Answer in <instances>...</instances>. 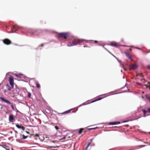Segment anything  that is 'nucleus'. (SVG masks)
Instances as JSON below:
<instances>
[{
    "mask_svg": "<svg viewBox=\"0 0 150 150\" xmlns=\"http://www.w3.org/2000/svg\"><path fill=\"white\" fill-rule=\"evenodd\" d=\"M83 129H80L79 130V133L80 134H81L83 131Z\"/></svg>",
    "mask_w": 150,
    "mask_h": 150,
    "instance_id": "nucleus-19",
    "label": "nucleus"
},
{
    "mask_svg": "<svg viewBox=\"0 0 150 150\" xmlns=\"http://www.w3.org/2000/svg\"><path fill=\"white\" fill-rule=\"evenodd\" d=\"M71 110V109H70L67 111H66L63 112H62V113H61V114H64L68 113L70 112Z\"/></svg>",
    "mask_w": 150,
    "mask_h": 150,
    "instance_id": "nucleus-16",
    "label": "nucleus"
},
{
    "mask_svg": "<svg viewBox=\"0 0 150 150\" xmlns=\"http://www.w3.org/2000/svg\"><path fill=\"white\" fill-rule=\"evenodd\" d=\"M146 98L150 101V94L147 95H146Z\"/></svg>",
    "mask_w": 150,
    "mask_h": 150,
    "instance_id": "nucleus-17",
    "label": "nucleus"
},
{
    "mask_svg": "<svg viewBox=\"0 0 150 150\" xmlns=\"http://www.w3.org/2000/svg\"><path fill=\"white\" fill-rule=\"evenodd\" d=\"M18 28V26L16 25H15L14 26H13V27L12 28V30H13V31H16L17 30Z\"/></svg>",
    "mask_w": 150,
    "mask_h": 150,
    "instance_id": "nucleus-11",
    "label": "nucleus"
},
{
    "mask_svg": "<svg viewBox=\"0 0 150 150\" xmlns=\"http://www.w3.org/2000/svg\"><path fill=\"white\" fill-rule=\"evenodd\" d=\"M91 144V142H90L88 143V145H87V146L86 147V150L90 146Z\"/></svg>",
    "mask_w": 150,
    "mask_h": 150,
    "instance_id": "nucleus-21",
    "label": "nucleus"
},
{
    "mask_svg": "<svg viewBox=\"0 0 150 150\" xmlns=\"http://www.w3.org/2000/svg\"><path fill=\"white\" fill-rule=\"evenodd\" d=\"M36 86L37 88H39L40 87V86L39 83H37L36 84Z\"/></svg>",
    "mask_w": 150,
    "mask_h": 150,
    "instance_id": "nucleus-18",
    "label": "nucleus"
},
{
    "mask_svg": "<svg viewBox=\"0 0 150 150\" xmlns=\"http://www.w3.org/2000/svg\"><path fill=\"white\" fill-rule=\"evenodd\" d=\"M144 86H146V87H148V86H146V85H145Z\"/></svg>",
    "mask_w": 150,
    "mask_h": 150,
    "instance_id": "nucleus-42",
    "label": "nucleus"
},
{
    "mask_svg": "<svg viewBox=\"0 0 150 150\" xmlns=\"http://www.w3.org/2000/svg\"><path fill=\"white\" fill-rule=\"evenodd\" d=\"M9 121L10 122H13L15 120L14 118V116L13 114H11L9 117Z\"/></svg>",
    "mask_w": 150,
    "mask_h": 150,
    "instance_id": "nucleus-5",
    "label": "nucleus"
},
{
    "mask_svg": "<svg viewBox=\"0 0 150 150\" xmlns=\"http://www.w3.org/2000/svg\"><path fill=\"white\" fill-rule=\"evenodd\" d=\"M142 111L143 112V113H144L143 117H146V112H147V111H146L145 110L143 109V110H142Z\"/></svg>",
    "mask_w": 150,
    "mask_h": 150,
    "instance_id": "nucleus-14",
    "label": "nucleus"
},
{
    "mask_svg": "<svg viewBox=\"0 0 150 150\" xmlns=\"http://www.w3.org/2000/svg\"><path fill=\"white\" fill-rule=\"evenodd\" d=\"M4 92H6V90H4Z\"/></svg>",
    "mask_w": 150,
    "mask_h": 150,
    "instance_id": "nucleus-43",
    "label": "nucleus"
},
{
    "mask_svg": "<svg viewBox=\"0 0 150 150\" xmlns=\"http://www.w3.org/2000/svg\"><path fill=\"white\" fill-rule=\"evenodd\" d=\"M98 127H96L95 128H90L89 129V130H91V129H97L98 128Z\"/></svg>",
    "mask_w": 150,
    "mask_h": 150,
    "instance_id": "nucleus-29",
    "label": "nucleus"
},
{
    "mask_svg": "<svg viewBox=\"0 0 150 150\" xmlns=\"http://www.w3.org/2000/svg\"><path fill=\"white\" fill-rule=\"evenodd\" d=\"M66 138V137H64L63 138H62V139H65Z\"/></svg>",
    "mask_w": 150,
    "mask_h": 150,
    "instance_id": "nucleus-40",
    "label": "nucleus"
},
{
    "mask_svg": "<svg viewBox=\"0 0 150 150\" xmlns=\"http://www.w3.org/2000/svg\"><path fill=\"white\" fill-rule=\"evenodd\" d=\"M43 46H44V44H42L41 45H40L39 46L42 47Z\"/></svg>",
    "mask_w": 150,
    "mask_h": 150,
    "instance_id": "nucleus-33",
    "label": "nucleus"
},
{
    "mask_svg": "<svg viewBox=\"0 0 150 150\" xmlns=\"http://www.w3.org/2000/svg\"><path fill=\"white\" fill-rule=\"evenodd\" d=\"M141 81L143 82H145V80L144 79H141Z\"/></svg>",
    "mask_w": 150,
    "mask_h": 150,
    "instance_id": "nucleus-31",
    "label": "nucleus"
},
{
    "mask_svg": "<svg viewBox=\"0 0 150 150\" xmlns=\"http://www.w3.org/2000/svg\"><path fill=\"white\" fill-rule=\"evenodd\" d=\"M23 139H26L28 137L27 136H25L24 135H23Z\"/></svg>",
    "mask_w": 150,
    "mask_h": 150,
    "instance_id": "nucleus-23",
    "label": "nucleus"
},
{
    "mask_svg": "<svg viewBox=\"0 0 150 150\" xmlns=\"http://www.w3.org/2000/svg\"><path fill=\"white\" fill-rule=\"evenodd\" d=\"M8 81L10 84L12 88H13L14 87V79L13 78L12 76H10L9 78Z\"/></svg>",
    "mask_w": 150,
    "mask_h": 150,
    "instance_id": "nucleus-3",
    "label": "nucleus"
},
{
    "mask_svg": "<svg viewBox=\"0 0 150 150\" xmlns=\"http://www.w3.org/2000/svg\"><path fill=\"white\" fill-rule=\"evenodd\" d=\"M125 55H126V56L129 59L131 60H132V57L127 52H125Z\"/></svg>",
    "mask_w": 150,
    "mask_h": 150,
    "instance_id": "nucleus-12",
    "label": "nucleus"
},
{
    "mask_svg": "<svg viewBox=\"0 0 150 150\" xmlns=\"http://www.w3.org/2000/svg\"><path fill=\"white\" fill-rule=\"evenodd\" d=\"M129 67L130 70L134 69L137 68V66L135 64H134L129 65Z\"/></svg>",
    "mask_w": 150,
    "mask_h": 150,
    "instance_id": "nucleus-6",
    "label": "nucleus"
},
{
    "mask_svg": "<svg viewBox=\"0 0 150 150\" xmlns=\"http://www.w3.org/2000/svg\"><path fill=\"white\" fill-rule=\"evenodd\" d=\"M120 123V122H110L108 123L109 125H117Z\"/></svg>",
    "mask_w": 150,
    "mask_h": 150,
    "instance_id": "nucleus-10",
    "label": "nucleus"
},
{
    "mask_svg": "<svg viewBox=\"0 0 150 150\" xmlns=\"http://www.w3.org/2000/svg\"><path fill=\"white\" fill-rule=\"evenodd\" d=\"M129 50H130V51H131L132 50L130 48V49H129Z\"/></svg>",
    "mask_w": 150,
    "mask_h": 150,
    "instance_id": "nucleus-39",
    "label": "nucleus"
},
{
    "mask_svg": "<svg viewBox=\"0 0 150 150\" xmlns=\"http://www.w3.org/2000/svg\"><path fill=\"white\" fill-rule=\"evenodd\" d=\"M84 42H86V40L83 39H76L74 40L72 42H70L67 44L69 47L76 45Z\"/></svg>",
    "mask_w": 150,
    "mask_h": 150,
    "instance_id": "nucleus-1",
    "label": "nucleus"
},
{
    "mask_svg": "<svg viewBox=\"0 0 150 150\" xmlns=\"http://www.w3.org/2000/svg\"><path fill=\"white\" fill-rule=\"evenodd\" d=\"M50 147H53V148H55V147H53V146H51Z\"/></svg>",
    "mask_w": 150,
    "mask_h": 150,
    "instance_id": "nucleus-41",
    "label": "nucleus"
},
{
    "mask_svg": "<svg viewBox=\"0 0 150 150\" xmlns=\"http://www.w3.org/2000/svg\"><path fill=\"white\" fill-rule=\"evenodd\" d=\"M3 41L4 44L6 45H9L11 43V41L7 38L4 39Z\"/></svg>",
    "mask_w": 150,
    "mask_h": 150,
    "instance_id": "nucleus-4",
    "label": "nucleus"
},
{
    "mask_svg": "<svg viewBox=\"0 0 150 150\" xmlns=\"http://www.w3.org/2000/svg\"><path fill=\"white\" fill-rule=\"evenodd\" d=\"M26 132L27 133H28V134H29V132H28L26 131Z\"/></svg>",
    "mask_w": 150,
    "mask_h": 150,
    "instance_id": "nucleus-38",
    "label": "nucleus"
},
{
    "mask_svg": "<svg viewBox=\"0 0 150 150\" xmlns=\"http://www.w3.org/2000/svg\"><path fill=\"white\" fill-rule=\"evenodd\" d=\"M16 126L18 128L21 129H22L23 131H24L25 128L24 127L21 126L18 124H16Z\"/></svg>",
    "mask_w": 150,
    "mask_h": 150,
    "instance_id": "nucleus-9",
    "label": "nucleus"
},
{
    "mask_svg": "<svg viewBox=\"0 0 150 150\" xmlns=\"http://www.w3.org/2000/svg\"><path fill=\"white\" fill-rule=\"evenodd\" d=\"M55 128L57 130H58L59 129V128L57 126H56L55 127Z\"/></svg>",
    "mask_w": 150,
    "mask_h": 150,
    "instance_id": "nucleus-27",
    "label": "nucleus"
},
{
    "mask_svg": "<svg viewBox=\"0 0 150 150\" xmlns=\"http://www.w3.org/2000/svg\"><path fill=\"white\" fill-rule=\"evenodd\" d=\"M147 112L150 113V108L148 109L147 110Z\"/></svg>",
    "mask_w": 150,
    "mask_h": 150,
    "instance_id": "nucleus-30",
    "label": "nucleus"
},
{
    "mask_svg": "<svg viewBox=\"0 0 150 150\" xmlns=\"http://www.w3.org/2000/svg\"><path fill=\"white\" fill-rule=\"evenodd\" d=\"M137 76H140L142 77L143 76L142 75V73H139L137 74Z\"/></svg>",
    "mask_w": 150,
    "mask_h": 150,
    "instance_id": "nucleus-20",
    "label": "nucleus"
},
{
    "mask_svg": "<svg viewBox=\"0 0 150 150\" xmlns=\"http://www.w3.org/2000/svg\"><path fill=\"white\" fill-rule=\"evenodd\" d=\"M6 89H7V90L8 91H11V89L12 88H11L10 86L8 84H7L6 85Z\"/></svg>",
    "mask_w": 150,
    "mask_h": 150,
    "instance_id": "nucleus-13",
    "label": "nucleus"
},
{
    "mask_svg": "<svg viewBox=\"0 0 150 150\" xmlns=\"http://www.w3.org/2000/svg\"><path fill=\"white\" fill-rule=\"evenodd\" d=\"M0 99L3 101L5 102L8 104H11V103L10 102L7 100L5 99L4 98L0 97Z\"/></svg>",
    "mask_w": 150,
    "mask_h": 150,
    "instance_id": "nucleus-7",
    "label": "nucleus"
},
{
    "mask_svg": "<svg viewBox=\"0 0 150 150\" xmlns=\"http://www.w3.org/2000/svg\"><path fill=\"white\" fill-rule=\"evenodd\" d=\"M23 75L22 74H19V75L18 74H16L15 75V76H17V77H20V76H19V75Z\"/></svg>",
    "mask_w": 150,
    "mask_h": 150,
    "instance_id": "nucleus-25",
    "label": "nucleus"
},
{
    "mask_svg": "<svg viewBox=\"0 0 150 150\" xmlns=\"http://www.w3.org/2000/svg\"><path fill=\"white\" fill-rule=\"evenodd\" d=\"M110 45L111 46L117 47L118 45L115 42H111L110 43Z\"/></svg>",
    "mask_w": 150,
    "mask_h": 150,
    "instance_id": "nucleus-8",
    "label": "nucleus"
},
{
    "mask_svg": "<svg viewBox=\"0 0 150 150\" xmlns=\"http://www.w3.org/2000/svg\"><path fill=\"white\" fill-rule=\"evenodd\" d=\"M86 105V104L85 103H82V104L80 105H79V106H81V105Z\"/></svg>",
    "mask_w": 150,
    "mask_h": 150,
    "instance_id": "nucleus-32",
    "label": "nucleus"
},
{
    "mask_svg": "<svg viewBox=\"0 0 150 150\" xmlns=\"http://www.w3.org/2000/svg\"><path fill=\"white\" fill-rule=\"evenodd\" d=\"M67 33H58L57 37L58 38H63L65 39L67 38Z\"/></svg>",
    "mask_w": 150,
    "mask_h": 150,
    "instance_id": "nucleus-2",
    "label": "nucleus"
},
{
    "mask_svg": "<svg viewBox=\"0 0 150 150\" xmlns=\"http://www.w3.org/2000/svg\"><path fill=\"white\" fill-rule=\"evenodd\" d=\"M102 99V98H97V99H96L95 100H93V101H92L91 102V103H93V102H96V101H97L99 100H101Z\"/></svg>",
    "mask_w": 150,
    "mask_h": 150,
    "instance_id": "nucleus-15",
    "label": "nucleus"
},
{
    "mask_svg": "<svg viewBox=\"0 0 150 150\" xmlns=\"http://www.w3.org/2000/svg\"><path fill=\"white\" fill-rule=\"evenodd\" d=\"M148 83H149V89L150 90V83H149V82H148Z\"/></svg>",
    "mask_w": 150,
    "mask_h": 150,
    "instance_id": "nucleus-34",
    "label": "nucleus"
},
{
    "mask_svg": "<svg viewBox=\"0 0 150 150\" xmlns=\"http://www.w3.org/2000/svg\"><path fill=\"white\" fill-rule=\"evenodd\" d=\"M141 146V147H144V146H145V145H141L140 146Z\"/></svg>",
    "mask_w": 150,
    "mask_h": 150,
    "instance_id": "nucleus-36",
    "label": "nucleus"
},
{
    "mask_svg": "<svg viewBox=\"0 0 150 150\" xmlns=\"http://www.w3.org/2000/svg\"><path fill=\"white\" fill-rule=\"evenodd\" d=\"M33 135L34 137H39V135L38 134H34Z\"/></svg>",
    "mask_w": 150,
    "mask_h": 150,
    "instance_id": "nucleus-26",
    "label": "nucleus"
},
{
    "mask_svg": "<svg viewBox=\"0 0 150 150\" xmlns=\"http://www.w3.org/2000/svg\"><path fill=\"white\" fill-rule=\"evenodd\" d=\"M28 97L29 98H30L31 96V94L30 92L28 93Z\"/></svg>",
    "mask_w": 150,
    "mask_h": 150,
    "instance_id": "nucleus-22",
    "label": "nucleus"
},
{
    "mask_svg": "<svg viewBox=\"0 0 150 150\" xmlns=\"http://www.w3.org/2000/svg\"><path fill=\"white\" fill-rule=\"evenodd\" d=\"M94 41V42H95V43H97V41L95 40V41Z\"/></svg>",
    "mask_w": 150,
    "mask_h": 150,
    "instance_id": "nucleus-37",
    "label": "nucleus"
},
{
    "mask_svg": "<svg viewBox=\"0 0 150 150\" xmlns=\"http://www.w3.org/2000/svg\"><path fill=\"white\" fill-rule=\"evenodd\" d=\"M11 108L13 110H15L14 106L13 105H11Z\"/></svg>",
    "mask_w": 150,
    "mask_h": 150,
    "instance_id": "nucleus-24",
    "label": "nucleus"
},
{
    "mask_svg": "<svg viewBox=\"0 0 150 150\" xmlns=\"http://www.w3.org/2000/svg\"><path fill=\"white\" fill-rule=\"evenodd\" d=\"M137 84H138V85H141V83H137Z\"/></svg>",
    "mask_w": 150,
    "mask_h": 150,
    "instance_id": "nucleus-35",
    "label": "nucleus"
},
{
    "mask_svg": "<svg viewBox=\"0 0 150 150\" xmlns=\"http://www.w3.org/2000/svg\"><path fill=\"white\" fill-rule=\"evenodd\" d=\"M146 68L149 69H150V65H147V66H146Z\"/></svg>",
    "mask_w": 150,
    "mask_h": 150,
    "instance_id": "nucleus-28",
    "label": "nucleus"
}]
</instances>
